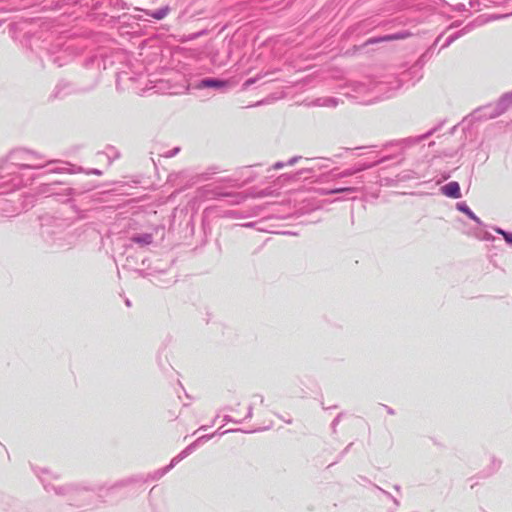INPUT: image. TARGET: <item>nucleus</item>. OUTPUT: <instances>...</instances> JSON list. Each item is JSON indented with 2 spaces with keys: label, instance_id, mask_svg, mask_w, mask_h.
Returning a JSON list of instances; mask_svg holds the SVG:
<instances>
[{
  "label": "nucleus",
  "instance_id": "2",
  "mask_svg": "<svg viewBox=\"0 0 512 512\" xmlns=\"http://www.w3.org/2000/svg\"><path fill=\"white\" fill-rule=\"evenodd\" d=\"M228 84V81H222L217 79H204L201 81L200 87L222 88L226 87Z\"/></svg>",
  "mask_w": 512,
  "mask_h": 512
},
{
  "label": "nucleus",
  "instance_id": "3",
  "mask_svg": "<svg viewBox=\"0 0 512 512\" xmlns=\"http://www.w3.org/2000/svg\"><path fill=\"white\" fill-rule=\"evenodd\" d=\"M169 12H170V8L168 6H165L156 11L147 12L146 14L157 19V20H161V19L165 18L169 14Z\"/></svg>",
  "mask_w": 512,
  "mask_h": 512
},
{
  "label": "nucleus",
  "instance_id": "4",
  "mask_svg": "<svg viewBox=\"0 0 512 512\" xmlns=\"http://www.w3.org/2000/svg\"><path fill=\"white\" fill-rule=\"evenodd\" d=\"M133 241L141 244H150L152 242V236L150 234H146L143 237H135Z\"/></svg>",
  "mask_w": 512,
  "mask_h": 512
},
{
  "label": "nucleus",
  "instance_id": "1",
  "mask_svg": "<svg viewBox=\"0 0 512 512\" xmlns=\"http://www.w3.org/2000/svg\"><path fill=\"white\" fill-rule=\"evenodd\" d=\"M441 192L443 195L450 198L458 199L461 197L460 185L456 181L449 182L441 187Z\"/></svg>",
  "mask_w": 512,
  "mask_h": 512
},
{
  "label": "nucleus",
  "instance_id": "5",
  "mask_svg": "<svg viewBox=\"0 0 512 512\" xmlns=\"http://www.w3.org/2000/svg\"><path fill=\"white\" fill-rule=\"evenodd\" d=\"M459 209H460L461 211H463V212L467 213V214H471L468 208H463V207L459 206Z\"/></svg>",
  "mask_w": 512,
  "mask_h": 512
}]
</instances>
